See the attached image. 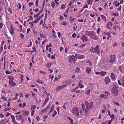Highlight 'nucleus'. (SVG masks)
<instances>
[{
  "label": "nucleus",
  "mask_w": 124,
  "mask_h": 124,
  "mask_svg": "<svg viewBox=\"0 0 124 124\" xmlns=\"http://www.w3.org/2000/svg\"><path fill=\"white\" fill-rule=\"evenodd\" d=\"M72 112L73 113L77 116H79L80 117H81L83 116L81 109L80 110L79 112L78 108L75 107L72 109Z\"/></svg>",
  "instance_id": "f257e3e1"
},
{
  "label": "nucleus",
  "mask_w": 124,
  "mask_h": 124,
  "mask_svg": "<svg viewBox=\"0 0 124 124\" xmlns=\"http://www.w3.org/2000/svg\"><path fill=\"white\" fill-rule=\"evenodd\" d=\"M85 34L86 35H88L90 37V38L94 40H98V37L95 36L93 31H87L86 32Z\"/></svg>",
  "instance_id": "f03ea898"
},
{
  "label": "nucleus",
  "mask_w": 124,
  "mask_h": 124,
  "mask_svg": "<svg viewBox=\"0 0 124 124\" xmlns=\"http://www.w3.org/2000/svg\"><path fill=\"white\" fill-rule=\"evenodd\" d=\"M9 84L10 86L11 87H12L15 86L16 85V84L15 82L13 81V80L14 79V78H12L11 77H9Z\"/></svg>",
  "instance_id": "7ed1b4c3"
},
{
  "label": "nucleus",
  "mask_w": 124,
  "mask_h": 124,
  "mask_svg": "<svg viewBox=\"0 0 124 124\" xmlns=\"http://www.w3.org/2000/svg\"><path fill=\"white\" fill-rule=\"evenodd\" d=\"M111 92L114 95L116 96L118 94V89L117 88L115 87H113L112 88L111 90Z\"/></svg>",
  "instance_id": "20e7f679"
},
{
  "label": "nucleus",
  "mask_w": 124,
  "mask_h": 124,
  "mask_svg": "<svg viewBox=\"0 0 124 124\" xmlns=\"http://www.w3.org/2000/svg\"><path fill=\"white\" fill-rule=\"evenodd\" d=\"M69 62L70 63H73L75 64L76 63V60L75 57L74 56L72 55L70 57V58L69 59Z\"/></svg>",
  "instance_id": "39448f33"
},
{
  "label": "nucleus",
  "mask_w": 124,
  "mask_h": 124,
  "mask_svg": "<svg viewBox=\"0 0 124 124\" xmlns=\"http://www.w3.org/2000/svg\"><path fill=\"white\" fill-rule=\"evenodd\" d=\"M99 46L98 45H97L96 46V47L94 48H92V50H91V52H95L97 53H99Z\"/></svg>",
  "instance_id": "423d86ee"
},
{
  "label": "nucleus",
  "mask_w": 124,
  "mask_h": 124,
  "mask_svg": "<svg viewBox=\"0 0 124 124\" xmlns=\"http://www.w3.org/2000/svg\"><path fill=\"white\" fill-rule=\"evenodd\" d=\"M121 83L120 81L118 80V83L120 85H122V86L124 87V76L122 77L121 80Z\"/></svg>",
  "instance_id": "0eeeda50"
},
{
  "label": "nucleus",
  "mask_w": 124,
  "mask_h": 124,
  "mask_svg": "<svg viewBox=\"0 0 124 124\" xmlns=\"http://www.w3.org/2000/svg\"><path fill=\"white\" fill-rule=\"evenodd\" d=\"M115 55H111L110 56V59L109 60L110 63H112L114 62L115 61Z\"/></svg>",
  "instance_id": "6e6552de"
},
{
  "label": "nucleus",
  "mask_w": 124,
  "mask_h": 124,
  "mask_svg": "<svg viewBox=\"0 0 124 124\" xmlns=\"http://www.w3.org/2000/svg\"><path fill=\"white\" fill-rule=\"evenodd\" d=\"M66 86V85H63V86H59L56 89V91H59L64 89L65 87Z\"/></svg>",
  "instance_id": "1a4fd4ad"
},
{
  "label": "nucleus",
  "mask_w": 124,
  "mask_h": 124,
  "mask_svg": "<svg viewBox=\"0 0 124 124\" xmlns=\"http://www.w3.org/2000/svg\"><path fill=\"white\" fill-rule=\"evenodd\" d=\"M11 118L12 119V121L13 122L14 124H17L18 123L16 121V119L15 118V117L12 114H11Z\"/></svg>",
  "instance_id": "9d476101"
},
{
  "label": "nucleus",
  "mask_w": 124,
  "mask_h": 124,
  "mask_svg": "<svg viewBox=\"0 0 124 124\" xmlns=\"http://www.w3.org/2000/svg\"><path fill=\"white\" fill-rule=\"evenodd\" d=\"M81 39H82V40L83 42L87 41L88 40V39L87 37H85L84 35H83L81 38Z\"/></svg>",
  "instance_id": "9b49d317"
},
{
  "label": "nucleus",
  "mask_w": 124,
  "mask_h": 124,
  "mask_svg": "<svg viewBox=\"0 0 124 124\" xmlns=\"http://www.w3.org/2000/svg\"><path fill=\"white\" fill-rule=\"evenodd\" d=\"M23 117V116L21 115H20L19 116H16V118L17 121L20 120H21L22 118Z\"/></svg>",
  "instance_id": "f8f14e48"
},
{
  "label": "nucleus",
  "mask_w": 124,
  "mask_h": 124,
  "mask_svg": "<svg viewBox=\"0 0 124 124\" xmlns=\"http://www.w3.org/2000/svg\"><path fill=\"white\" fill-rule=\"evenodd\" d=\"M83 82L82 80H80L79 82L78 85L79 87L81 88H83L84 87L83 84H82V83Z\"/></svg>",
  "instance_id": "ddd939ff"
},
{
  "label": "nucleus",
  "mask_w": 124,
  "mask_h": 124,
  "mask_svg": "<svg viewBox=\"0 0 124 124\" xmlns=\"http://www.w3.org/2000/svg\"><path fill=\"white\" fill-rule=\"evenodd\" d=\"M105 80L106 84H108L109 82L110 81V78H109L108 77H105Z\"/></svg>",
  "instance_id": "4468645a"
},
{
  "label": "nucleus",
  "mask_w": 124,
  "mask_h": 124,
  "mask_svg": "<svg viewBox=\"0 0 124 124\" xmlns=\"http://www.w3.org/2000/svg\"><path fill=\"white\" fill-rule=\"evenodd\" d=\"M15 30L14 28H13L12 26H10V32L11 35H13L14 34V31Z\"/></svg>",
  "instance_id": "2eb2a0df"
},
{
  "label": "nucleus",
  "mask_w": 124,
  "mask_h": 124,
  "mask_svg": "<svg viewBox=\"0 0 124 124\" xmlns=\"http://www.w3.org/2000/svg\"><path fill=\"white\" fill-rule=\"evenodd\" d=\"M49 107V106L48 105H47L46 107L44 108L41 110V112L42 113L45 112L48 108Z\"/></svg>",
  "instance_id": "dca6fc26"
},
{
  "label": "nucleus",
  "mask_w": 124,
  "mask_h": 124,
  "mask_svg": "<svg viewBox=\"0 0 124 124\" xmlns=\"http://www.w3.org/2000/svg\"><path fill=\"white\" fill-rule=\"evenodd\" d=\"M111 78L112 80H115L116 78L115 74L113 73H111Z\"/></svg>",
  "instance_id": "f3484780"
},
{
  "label": "nucleus",
  "mask_w": 124,
  "mask_h": 124,
  "mask_svg": "<svg viewBox=\"0 0 124 124\" xmlns=\"http://www.w3.org/2000/svg\"><path fill=\"white\" fill-rule=\"evenodd\" d=\"M49 99H48V98H46H46L45 100L44 101V102L43 103V107H44L46 105V103H47L48 102Z\"/></svg>",
  "instance_id": "a211bd4d"
},
{
  "label": "nucleus",
  "mask_w": 124,
  "mask_h": 124,
  "mask_svg": "<svg viewBox=\"0 0 124 124\" xmlns=\"http://www.w3.org/2000/svg\"><path fill=\"white\" fill-rule=\"evenodd\" d=\"M91 70L90 67H87L86 69V70L87 73H89L90 72Z\"/></svg>",
  "instance_id": "6ab92c4d"
},
{
  "label": "nucleus",
  "mask_w": 124,
  "mask_h": 124,
  "mask_svg": "<svg viewBox=\"0 0 124 124\" xmlns=\"http://www.w3.org/2000/svg\"><path fill=\"white\" fill-rule=\"evenodd\" d=\"M79 56V57H78V58L80 59H81L82 58H85V57L83 55H81L80 56V54H76L75 56Z\"/></svg>",
  "instance_id": "aec40b11"
},
{
  "label": "nucleus",
  "mask_w": 124,
  "mask_h": 124,
  "mask_svg": "<svg viewBox=\"0 0 124 124\" xmlns=\"http://www.w3.org/2000/svg\"><path fill=\"white\" fill-rule=\"evenodd\" d=\"M29 111H25L23 114V116H27L29 115Z\"/></svg>",
  "instance_id": "412c9836"
},
{
  "label": "nucleus",
  "mask_w": 124,
  "mask_h": 124,
  "mask_svg": "<svg viewBox=\"0 0 124 124\" xmlns=\"http://www.w3.org/2000/svg\"><path fill=\"white\" fill-rule=\"evenodd\" d=\"M100 16L103 20H104L105 21H106V18L105 16L103 15H101Z\"/></svg>",
  "instance_id": "4be33fe9"
},
{
  "label": "nucleus",
  "mask_w": 124,
  "mask_h": 124,
  "mask_svg": "<svg viewBox=\"0 0 124 124\" xmlns=\"http://www.w3.org/2000/svg\"><path fill=\"white\" fill-rule=\"evenodd\" d=\"M106 73V72H104V71H101L100 72V75H101L102 76H105Z\"/></svg>",
  "instance_id": "5701e85b"
},
{
  "label": "nucleus",
  "mask_w": 124,
  "mask_h": 124,
  "mask_svg": "<svg viewBox=\"0 0 124 124\" xmlns=\"http://www.w3.org/2000/svg\"><path fill=\"white\" fill-rule=\"evenodd\" d=\"M54 109V107L53 105H52L51 106V107L50 108L49 111V113H51V112H52L53 110Z\"/></svg>",
  "instance_id": "b1692460"
},
{
  "label": "nucleus",
  "mask_w": 124,
  "mask_h": 124,
  "mask_svg": "<svg viewBox=\"0 0 124 124\" xmlns=\"http://www.w3.org/2000/svg\"><path fill=\"white\" fill-rule=\"evenodd\" d=\"M86 63L89 64V65L90 66H92V63L91 61L90 60H88L87 62Z\"/></svg>",
  "instance_id": "393cba45"
},
{
  "label": "nucleus",
  "mask_w": 124,
  "mask_h": 124,
  "mask_svg": "<svg viewBox=\"0 0 124 124\" xmlns=\"http://www.w3.org/2000/svg\"><path fill=\"white\" fill-rule=\"evenodd\" d=\"M81 105L82 110L83 111H84V110H85V107L84 103H82Z\"/></svg>",
  "instance_id": "a878e982"
},
{
  "label": "nucleus",
  "mask_w": 124,
  "mask_h": 124,
  "mask_svg": "<svg viewBox=\"0 0 124 124\" xmlns=\"http://www.w3.org/2000/svg\"><path fill=\"white\" fill-rule=\"evenodd\" d=\"M100 97L101 98H102L103 97H104L105 99H106L107 98V97H106V96L105 94H101L100 95Z\"/></svg>",
  "instance_id": "bb28decb"
},
{
  "label": "nucleus",
  "mask_w": 124,
  "mask_h": 124,
  "mask_svg": "<svg viewBox=\"0 0 124 124\" xmlns=\"http://www.w3.org/2000/svg\"><path fill=\"white\" fill-rule=\"evenodd\" d=\"M93 103L92 102H90L89 103V108H92L93 107Z\"/></svg>",
  "instance_id": "cd10ccee"
},
{
  "label": "nucleus",
  "mask_w": 124,
  "mask_h": 124,
  "mask_svg": "<svg viewBox=\"0 0 124 124\" xmlns=\"http://www.w3.org/2000/svg\"><path fill=\"white\" fill-rule=\"evenodd\" d=\"M36 107V105H32L31 106V110L33 109H35Z\"/></svg>",
  "instance_id": "c85d7f7f"
},
{
  "label": "nucleus",
  "mask_w": 124,
  "mask_h": 124,
  "mask_svg": "<svg viewBox=\"0 0 124 124\" xmlns=\"http://www.w3.org/2000/svg\"><path fill=\"white\" fill-rule=\"evenodd\" d=\"M57 114V112L56 111H54V112L53 113L52 115V116L53 117H54Z\"/></svg>",
  "instance_id": "c756f323"
},
{
  "label": "nucleus",
  "mask_w": 124,
  "mask_h": 124,
  "mask_svg": "<svg viewBox=\"0 0 124 124\" xmlns=\"http://www.w3.org/2000/svg\"><path fill=\"white\" fill-rule=\"evenodd\" d=\"M112 15L114 16H119V14L118 13H117V12H116V13H113L112 14Z\"/></svg>",
  "instance_id": "7c9ffc66"
},
{
  "label": "nucleus",
  "mask_w": 124,
  "mask_h": 124,
  "mask_svg": "<svg viewBox=\"0 0 124 124\" xmlns=\"http://www.w3.org/2000/svg\"><path fill=\"white\" fill-rule=\"evenodd\" d=\"M80 70V69L78 67H77L75 69V72H79Z\"/></svg>",
  "instance_id": "2f4dec72"
},
{
  "label": "nucleus",
  "mask_w": 124,
  "mask_h": 124,
  "mask_svg": "<svg viewBox=\"0 0 124 124\" xmlns=\"http://www.w3.org/2000/svg\"><path fill=\"white\" fill-rule=\"evenodd\" d=\"M87 2L88 4H90V5H92V1H91V0H88L87 1Z\"/></svg>",
  "instance_id": "473e14b6"
},
{
  "label": "nucleus",
  "mask_w": 124,
  "mask_h": 124,
  "mask_svg": "<svg viewBox=\"0 0 124 124\" xmlns=\"http://www.w3.org/2000/svg\"><path fill=\"white\" fill-rule=\"evenodd\" d=\"M85 104L86 107H88L89 105V102L87 101H86L85 102Z\"/></svg>",
  "instance_id": "72a5a7b5"
},
{
  "label": "nucleus",
  "mask_w": 124,
  "mask_h": 124,
  "mask_svg": "<svg viewBox=\"0 0 124 124\" xmlns=\"http://www.w3.org/2000/svg\"><path fill=\"white\" fill-rule=\"evenodd\" d=\"M61 7L62 9H64L66 7L65 5L63 4L61 5Z\"/></svg>",
  "instance_id": "f704fd0d"
},
{
  "label": "nucleus",
  "mask_w": 124,
  "mask_h": 124,
  "mask_svg": "<svg viewBox=\"0 0 124 124\" xmlns=\"http://www.w3.org/2000/svg\"><path fill=\"white\" fill-rule=\"evenodd\" d=\"M90 93V90L89 89H87L86 91V94L87 95H89Z\"/></svg>",
  "instance_id": "c9c22d12"
},
{
  "label": "nucleus",
  "mask_w": 124,
  "mask_h": 124,
  "mask_svg": "<svg viewBox=\"0 0 124 124\" xmlns=\"http://www.w3.org/2000/svg\"><path fill=\"white\" fill-rule=\"evenodd\" d=\"M86 44H82V45L80 46L79 47L80 48H83L85 46H86Z\"/></svg>",
  "instance_id": "e433bc0d"
},
{
  "label": "nucleus",
  "mask_w": 124,
  "mask_h": 124,
  "mask_svg": "<svg viewBox=\"0 0 124 124\" xmlns=\"http://www.w3.org/2000/svg\"><path fill=\"white\" fill-rule=\"evenodd\" d=\"M104 34L107 35L108 37H110L111 36V35L110 33H106L104 32Z\"/></svg>",
  "instance_id": "4c0bfd02"
},
{
  "label": "nucleus",
  "mask_w": 124,
  "mask_h": 124,
  "mask_svg": "<svg viewBox=\"0 0 124 124\" xmlns=\"http://www.w3.org/2000/svg\"><path fill=\"white\" fill-rule=\"evenodd\" d=\"M11 108H7L4 109V110L5 111H9V110H11Z\"/></svg>",
  "instance_id": "58836bf2"
},
{
  "label": "nucleus",
  "mask_w": 124,
  "mask_h": 124,
  "mask_svg": "<svg viewBox=\"0 0 124 124\" xmlns=\"http://www.w3.org/2000/svg\"><path fill=\"white\" fill-rule=\"evenodd\" d=\"M18 93H16V97H14L13 99L14 100H17L18 98Z\"/></svg>",
  "instance_id": "ea45409f"
},
{
  "label": "nucleus",
  "mask_w": 124,
  "mask_h": 124,
  "mask_svg": "<svg viewBox=\"0 0 124 124\" xmlns=\"http://www.w3.org/2000/svg\"><path fill=\"white\" fill-rule=\"evenodd\" d=\"M1 98L2 99H4V100L5 101H6L7 100V99L5 97L2 96L1 97Z\"/></svg>",
  "instance_id": "a19ab883"
},
{
  "label": "nucleus",
  "mask_w": 124,
  "mask_h": 124,
  "mask_svg": "<svg viewBox=\"0 0 124 124\" xmlns=\"http://www.w3.org/2000/svg\"><path fill=\"white\" fill-rule=\"evenodd\" d=\"M20 36L21 37V39H23L24 38V35L23 33H20Z\"/></svg>",
  "instance_id": "79ce46f5"
},
{
  "label": "nucleus",
  "mask_w": 124,
  "mask_h": 124,
  "mask_svg": "<svg viewBox=\"0 0 124 124\" xmlns=\"http://www.w3.org/2000/svg\"><path fill=\"white\" fill-rule=\"evenodd\" d=\"M55 3L54 2H52L51 3V6L53 7H54L55 6Z\"/></svg>",
  "instance_id": "37998d69"
},
{
  "label": "nucleus",
  "mask_w": 124,
  "mask_h": 124,
  "mask_svg": "<svg viewBox=\"0 0 124 124\" xmlns=\"http://www.w3.org/2000/svg\"><path fill=\"white\" fill-rule=\"evenodd\" d=\"M44 16V15L43 14H42L41 16H39L38 17L39 18H38V20H40L41 19V18H42V17Z\"/></svg>",
  "instance_id": "c03bdc74"
},
{
  "label": "nucleus",
  "mask_w": 124,
  "mask_h": 124,
  "mask_svg": "<svg viewBox=\"0 0 124 124\" xmlns=\"http://www.w3.org/2000/svg\"><path fill=\"white\" fill-rule=\"evenodd\" d=\"M35 111L34 110H33L31 113V116H33L34 115Z\"/></svg>",
  "instance_id": "a18cd8bd"
},
{
  "label": "nucleus",
  "mask_w": 124,
  "mask_h": 124,
  "mask_svg": "<svg viewBox=\"0 0 124 124\" xmlns=\"http://www.w3.org/2000/svg\"><path fill=\"white\" fill-rule=\"evenodd\" d=\"M38 2L39 1L38 0H36L35 6L36 7H37V6H38Z\"/></svg>",
  "instance_id": "49530a36"
},
{
  "label": "nucleus",
  "mask_w": 124,
  "mask_h": 124,
  "mask_svg": "<svg viewBox=\"0 0 124 124\" xmlns=\"http://www.w3.org/2000/svg\"><path fill=\"white\" fill-rule=\"evenodd\" d=\"M90 110V109L88 108V107H86V108L85 111L86 112H87L88 111H89Z\"/></svg>",
  "instance_id": "de8ad7c7"
},
{
  "label": "nucleus",
  "mask_w": 124,
  "mask_h": 124,
  "mask_svg": "<svg viewBox=\"0 0 124 124\" xmlns=\"http://www.w3.org/2000/svg\"><path fill=\"white\" fill-rule=\"evenodd\" d=\"M101 30L100 28H98V30L97 31V33L99 34V33H100Z\"/></svg>",
  "instance_id": "09e8293b"
},
{
  "label": "nucleus",
  "mask_w": 124,
  "mask_h": 124,
  "mask_svg": "<svg viewBox=\"0 0 124 124\" xmlns=\"http://www.w3.org/2000/svg\"><path fill=\"white\" fill-rule=\"evenodd\" d=\"M38 18H36L35 20L34 21L32 22V23H37L38 21Z\"/></svg>",
  "instance_id": "8fccbe9b"
},
{
  "label": "nucleus",
  "mask_w": 124,
  "mask_h": 124,
  "mask_svg": "<svg viewBox=\"0 0 124 124\" xmlns=\"http://www.w3.org/2000/svg\"><path fill=\"white\" fill-rule=\"evenodd\" d=\"M70 122L71 124H73V119H72V118H71L70 119Z\"/></svg>",
  "instance_id": "3c124183"
},
{
  "label": "nucleus",
  "mask_w": 124,
  "mask_h": 124,
  "mask_svg": "<svg viewBox=\"0 0 124 124\" xmlns=\"http://www.w3.org/2000/svg\"><path fill=\"white\" fill-rule=\"evenodd\" d=\"M108 24H109V26H112V23L111 22H108Z\"/></svg>",
  "instance_id": "603ef678"
},
{
  "label": "nucleus",
  "mask_w": 124,
  "mask_h": 124,
  "mask_svg": "<svg viewBox=\"0 0 124 124\" xmlns=\"http://www.w3.org/2000/svg\"><path fill=\"white\" fill-rule=\"evenodd\" d=\"M114 103L116 105L118 106L119 105V103H118L117 102L114 101Z\"/></svg>",
  "instance_id": "864d4df0"
},
{
  "label": "nucleus",
  "mask_w": 124,
  "mask_h": 124,
  "mask_svg": "<svg viewBox=\"0 0 124 124\" xmlns=\"http://www.w3.org/2000/svg\"><path fill=\"white\" fill-rule=\"evenodd\" d=\"M60 17L59 18V19L60 20H62L63 19V16H62L61 15L60 16Z\"/></svg>",
  "instance_id": "5fc2aeb1"
},
{
  "label": "nucleus",
  "mask_w": 124,
  "mask_h": 124,
  "mask_svg": "<svg viewBox=\"0 0 124 124\" xmlns=\"http://www.w3.org/2000/svg\"><path fill=\"white\" fill-rule=\"evenodd\" d=\"M21 80H23V79L24 77L23 75L22 74L21 75Z\"/></svg>",
  "instance_id": "6e6d98bb"
},
{
  "label": "nucleus",
  "mask_w": 124,
  "mask_h": 124,
  "mask_svg": "<svg viewBox=\"0 0 124 124\" xmlns=\"http://www.w3.org/2000/svg\"><path fill=\"white\" fill-rule=\"evenodd\" d=\"M32 49H33V50L36 53L37 51L35 47L34 46H33Z\"/></svg>",
  "instance_id": "4d7b16f0"
},
{
  "label": "nucleus",
  "mask_w": 124,
  "mask_h": 124,
  "mask_svg": "<svg viewBox=\"0 0 124 124\" xmlns=\"http://www.w3.org/2000/svg\"><path fill=\"white\" fill-rule=\"evenodd\" d=\"M114 47H116L117 46H118V45L116 43H115L114 45H113Z\"/></svg>",
  "instance_id": "13d9d810"
},
{
  "label": "nucleus",
  "mask_w": 124,
  "mask_h": 124,
  "mask_svg": "<svg viewBox=\"0 0 124 124\" xmlns=\"http://www.w3.org/2000/svg\"><path fill=\"white\" fill-rule=\"evenodd\" d=\"M4 115L3 114H0V117L1 118H3L4 117Z\"/></svg>",
  "instance_id": "bf43d9fd"
},
{
  "label": "nucleus",
  "mask_w": 124,
  "mask_h": 124,
  "mask_svg": "<svg viewBox=\"0 0 124 124\" xmlns=\"http://www.w3.org/2000/svg\"><path fill=\"white\" fill-rule=\"evenodd\" d=\"M3 25V24L2 23H0V28H2Z\"/></svg>",
  "instance_id": "052dcab7"
},
{
  "label": "nucleus",
  "mask_w": 124,
  "mask_h": 124,
  "mask_svg": "<svg viewBox=\"0 0 124 124\" xmlns=\"http://www.w3.org/2000/svg\"><path fill=\"white\" fill-rule=\"evenodd\" d=\"M39 9L38 8H36L35 9H33V10L34 11H35L36 12H38V11H39Z\"/></svg>",
  "instance_id": "680f3d73"
},
{
  "label": "nucleus",
  "mask_w": 124,
  "mask_h": 124,
  "mask_svg": "<svg viewBox=\"0 0 124 124\" xmlns=\"http://www.w3.org/2000/svg\"><path fill=\"white\" fill-rule=\"evenodd\" d=\"M34 5V3L33 2L30 3L29 4V6L31 7V6Z\"/></svg>",
  "instance_id": "e2e57ef3"
},
{
  "label": "nucleus",
  "mask_w": 124,
  "mask_h": 124,
  "mask_svg": "<svg viewBox=\"0 0 124 124\" xmlns=\"http://www.w3.org/2000/svg\"><path fill=\"white\" fill-rule=\"evenodd\" d=\"M110 116L111 118L112 119H114V116L113 114L112 115H111Z\"/></svg>",
  "instance_id": "0e129e2a"
},
{
  "label": "nucleus",
  "mask_w": 124,
  "mask_h": 124,
  "mask_svg": "<svg viewBox=\"0 0 124 124\" xmlns=\"http://www.w3.org/2000/svg\"><path fill=\"white\" fill-rule=\"evenodd\" d=\"M36 118L38 121H39V120L40 119L39 116H37Z\"/></svg>",
  "instance_id": "69168bd1"
},
{
  "label": "nucleus",
  "mask_w": 124,
  "mask_h": 124,
  "mask_svg": "<svg viewBox=\"0 0 124 124\" xmlns=\"http://www.w3.org/2000/svg\"><path fill=\"white\" fill-rule=\"evenodd\" d=\"M46 66L47 67H50L51 66V64L50 63H48L46 65Z\"/></svg>",
  "instance_id": "338daca9"
},
{
  "label": "nucleus",
  "mask_w": 124,
  "mask_h": 124,
  "mask_svg": "<svg viewBox=\"0 0 124 124\" xmlns=\"http://www.w3.org/2000/svg\"><path fill=\"white\" fill-rule=\"evenodd\" d=\"M119 4H119V2L117 3H116V4L115 6L116 7L118 6H119Z\"/></svg>",
  "instance_id": "774afa93"
}]
</instances>
